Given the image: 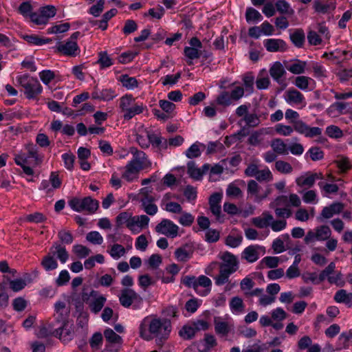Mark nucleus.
I'll list each match as a JSON object with an SVG mask.
<instances>
[{"label":"nucleus","instance_id":"f257e3e1","mask_svg":"<svg viewBox=\"0 0 352 352\" xmlns=\"http://www.w3.org/2000/svg\"><path fill=\"white\" fill-rule=\"evenodd\" d=\"M172 329L170 321L165 318H144L140 325V336L146 340L156 339L157 345L162 346L166 340Z\"/></svg>","mask_w":352,"mask_h":352},{"label":"nucleus","instance_id":"f03ea898","mask_svg":"<svg viewBox=\"0 0 352 352\" xmlns=\"http://www.w3.org/2000/svg\"><path fill=\"white\" fill-rule=\"evenodd\" d=\"M17 83L24 89V94L29 100H35L43 92V87L36 78L30 77L28 74L18 76Z\"/></svg>","mask_w":352,"mask_h":352},{"label":"nucleus","instance_id":"7ed1b4c3","mask_svg":"<svg viewBox=\"0 0 352 352\" xmlns=\"http://www.w3.org/2000/svg\"><path fill=\"white\" fill-rule=\"evenodd\" d=\"M119 301L124 308L132 307L134 310L140 309L143 305V298L141 296L130 288H124L121 290Z\"/></svg>","mask_w":352,"mask_h":352},{"label":"nucleus","instance_id":"20e7f679","mask_svg":"<svg viewBox=\"0 0 352 352\" xmlns=\"http://www.w3.org/2000/svg\"><path fill=\"white\" fill-rule=\"evenodd\" d=\"M181 283L188 288H192L200 296H206L208 292H201L199 287H209L212 285L211 280L204 275H200L198 278L195 276L186 275L182 278Z\"/></svg>","mask_w":352,"mask_h":352},{"label":"nucleus","instance_id":"39448f33","mask_svg":"<svg viewBox=\"0 0 352 352\" xmlns=\"http://www.w3.org/2000/svg\"><path fill=\"white\" fill-rule=\"evenodd\" d=\"M135 223L134 216L131 212L127 211L121 212L116 217L115 230L117 232L125 225L133 234H138L140 232V230L135 228Z\"/></svg>","mask_w":352,"mask_h":352},{"label":"nucleus","instance_id":"423d86ee","mask_svg":"<svg viewBox=\"0 0 352 352\" xmlns=\"http://www.w3.org/2000/svg\"><path fill=\"white\" fill-rule=\"evenodd\" d=\"M219 258L222 261L219 265L220 269H224V270L228 271L232 274H234L239 270V261L237 256L234 254L226 251L222 253Z\"/></svg>","mask_w":352,"mask_h":352},{"label":"nucleus","instance_id":"0eeeda50","mask_svg":"<svg viewBox=\"0 0 352 352\" xmlns=\"http://www.w3.org/2000/svg\"><path fill=\"white\" fill-rule=\"evenodd\" d=\"M179 227L171 220L163 219L155 227L157 233L175 238L178 234Z\"/></svg>","mask_w":352,"mask_h":352},{"label":"nucleus","instance_id":"6e6552de","mask_svg":"<svg viewBox=\"0 0 352 352\" xmlns=\"http://www.w3.org/2000/svg\"><path fill=\"white\" fill-rule=\"evenodd\" d=\"M56 50L63 55L76 57L79 55L80 49L76 41L67 40L65 43L58 41L56 43Z\"/></svg>","mask_w":352,"mask_h":352},{"label":"nucleus","instance_id":"1a4fd4ad","mask_svg":"<svg viewBox=\"0 0 352 352\" xmlns=\"http://www.w3.org/2000/svg\"><path fill=\"white\" fill-rule=\"evenodd\" d=\"M40 14H32L34 19V23L36 25H45L48 22V19L54 17L56 14L55 6L47 5L40 8Z\"/></svg>","mask_w":352,"mask_h":352},{"label":"nucleus","instance_id":"9d476101","mask_svg":"<svg viewBox=\"0 0 352 352\" xmlns=\"http://www.w3.org/2000/svg\"><path fill=\"white\" fill-rule=\"evenodd\" d=\"M53 334L59 339L71 340L74 334L73 324L69 325L68 320H64L62 325L54 330Z\"/></svg>","mask_w":352,"mask_h":352},{"label":"nucleus","instance_id":"9b49d317","mask_svg":"<svg viewBox=\"0 0 352 352\" xmlns=\"http://www.w3.org/2000/svg\"><path fill=\"white\" fill-rule=\"evenodd\" d=\"M351 110V107L349 102L336 101L327 108V113L329 116H336L349 113Z\"/></svg>","mask_w":352,"mask_h":352},{"label":"nucleus","instance_id":"f8f14e48","mask_svg":"<svg viewBox=\"0 0 352 352\" xmlns=\"http://www.w3.org/2000/svg\"><path fill=\"white\" fill-rule=\"evenodd\" d=\"M258 250H265V248L259 245H250L243 250L241 257L250 263H254L259 258Z\"/></svg>","mask_w":352,"mask_h":352},{"label":"nucleus","instance_id":"ddd939ff","mask_svg":"<svg viewBox=\"0 0 352 352\" xmlns=\"http://www.w3.org/2000/svg\"><path fill=\"white\" fill-rule=\"evenodd\" d=\"M267 51L270 52H285L287 50V43L280 38H267L263 41Z\"/></svg>","mask_w":352,"mask_h":352},{"label":"nucleus","instance_id":"4468645a","mask_svg":"<svg viewBox=\"0 0 352 352\" xmlns=\"http://www.w3.org/2000/svg\"><path fill=\"white\" fill-rule=\"evenodd\" d=\"M344 209V204L342 202L336 201L322 210L320 215L324 219H330L335 214H340Z\"/></svg>","mask_w":352,"mask_h":352},{"label":"nucleus","instance_id":"2eb2a0df","mask_svg":"<svg viewBox=\"0 0 352 352\" xmlns=\"http://www.w3.org/2000/svg\"><path fill=\"white\" fill-rule=\"evenodd\" d=\"M50 252L54 257L56 256L63 264L65 263L69 259V255L65 247L62 246L58 243H53L52 246L50 249Z\"/></svg>","mask_w":352,"mask_h":352},{"label":"nucleus","instance_id":"dca6fc26","mask_svg":"<svg viewBox=\"0 0 352 352\" xmlns=\"http://www.w3.org/2000/svg\"><path fill=\"white\" fill-rule=\"evenodd\" d=\"M307 63L300 59L292 60L289 63H285L286 69L294 74H302L305 73Z\"/></svg>","mask_w":352,"mask_h":352},{"label":"nucleus","instance_id":"f3484780","mask_svg":"<svg viewBox=\"0 0 352 352\" xmlns=\"http://www.w3.org/2000/svg\"><path fill=\"white\" fill-rule=\"evenodd\" d=\"M214 325L215 333L220 336H226L231 331V326L226 321H221L220 317H214Z\"/></svg>","mask_w":352,"mask_h":352},{"label":"nucleus","instance_id":"a211bd4d","mask_svg":"<svg viewBox=\"0 0 352 352\" xmlns=\"http://www.w3.org/2000/svg\"><path fill=\"white\" fill-rule=\"evenodd\" d=\"M289 38L294 45L298 48H302L305 42V34L301 28L295 29L289 34Z\"/></svg>","mask_w":352,"mask_h":352},{"label":"nucleus","instance_id":"6ab92c4d","mask_svg":"<svg viewBox=\"0 0 352 352\" xmlns=\"http://www.w3.org/2000/svg\"><path fill=\"white\" fill-rule=\"evenodd\" d=\"M106 301V297L98 293V295L88 303L91 311L95 314L99 313L103 308Z\"/></svg>","mask_w":352,"mask_h":352},{"label":"nucleus","instance_id":"aec40b11","mask_svg":"<svg viewBox=\"0 0 352 352\" xmlns=\"http://www.w3.org/2000/svg\"><path fill=\"white\" fill-rule=\"evenodd\" d=\"M270 74L278 83H280V78L286 74V71L279 61H276L270 69Z\"/></svg>","mask_w":352,"mask_h":352},{"label":"nucleus","instance_id":"412c9836","mask_svg":"<svg viewBox=\"0 0 352 352\" xmlns=\"http://www.w3.org/2000/svg\"><path fill=\"white\" fill-rule=\"evenodd\" d=\"M334 300L338 303H344L347 307L352 306V293H347L345 289L337 291L333 297Z\"/></svg>","mask_w":352,"mask_h":352},{"label":"nucleus","instance_id":"4be33fe9","mask_svg":"<svg viewBox=\"0 0 352 352\" xmlns=\"http://www.w3.org/2000/svg\"><path fill=\"white\" fill-rule=\"evenodd\" d=\"M287 102L296 104L305 102V98L303 94L295 89H290L287 91Z\"/></svg>","mask_w":352,"mask_h":352},{"label":"nucleus","instance_id":"5701e85b","mask_svg":"<svg viewBox=\"0 0 352 352\" xmlns=\"http://www.w3.org/2000/svg\"><path fill=\"white\" fill-rule=\"evenodd\" d=\"M146 108L142 103L135 102L132 107H130L124 113L123 118L124 120H130L135 116L142 113Z\"/></svg>","mask_w":352,"mask_h":352},{"label":"nucleus","instance_id":"b1692460","mask_svg":"<svg viewBox=\"0 0 352 352\" xmlns=\"http://www.w3.org/2000/svg\"><path fill=\"white\" fill-rule=\"evenodd\" d=\"M118 80L128 90H133L138 87V82L135 77H131L128 74H122Z\"/></svg>","mask_w":352,"mask_h":352},{"label":"nucleus","instance_id":"393cba45","mask_svg":"<svg viewBox=\"0 0 352 352\" xmlns=\"http://www.w3.org/2000/svg\"><path fill=\"white\" fill-rule=\"evenodd\" d=\"M82 204L84 211L88 212L89 214L95 213L99 207V201L89 196L82 199Z\"/></svg>","mask_w":352,"mask_h":352},{"label":"nucleus","instance_id":"a878e982","mask_svg":"<svg viewBox=\"0 0 352 352\" xmlns=\"http://www.w3.org/2000/svg\"><path fill=\"white\" fill-rule=\"evenodd\" d=\"M41 265L46 272L54 270L58 266L57 261L50 252L43 256Z\"/></svg>","mask_w":352,"mask_h":352},{"label":"nucleus","instance_id":"bb28decb","mask_svg":"<svg viewBox=\"0 0 352 352\" xmlns=\"http://www.w3.org/2000/svg\"><path fill=\"white\" fill-rule=\"evenodd\" d=\"M307 69L312 70L314 72V76L316 78L327 77V71L325 67L317 62H311Z\"/></svg>","mask_w":352,"mask_h":352},{"label":"nucleus","instance_id":"cd10ccee","mask_svg":"<svg viewBox=\"0 0 352 352\" xmlns=\"http://www.w3.org/2000/svg\"><path fill=\"white\" fill-rule=\"evenodd\" d=\"M283 239L286 242V248L289 250V252L292 255L299 254L298 253L302 251V245L299 241L295 243L290 240V236L288 234H283L281 235Z\"/></svg>","mask_w":352,"mask_h":352},{"label":"nucleus","instance_id":"c85d7f7f","mask_svg":"<svg viewBox=\"0 0 352 352\" xmlns=\"http://www.w3.org/2000/svg\"><path fill=\"white\" fill-rule=\"evenodd\" d=\"M275 7L280 14L289 16H292L294 14V10L291 7L290 3L285 0H277L275 3Z\"/></svg>","mask_w":352,"mask_h":352},{"label":"nucleus","instance_id":"c756f323","mask_svg":"<svg viewBox=\"0 0 352 352\" xmlns=\"http://www.w3.org/2000/svg\"><path fill=\"white\" fill-rule=\"evenodd\" d=\"M200 50L196 47L186 46L184 49V54L188 58L186 63L188 65H193L192 60L200 58Z\"/></svg>","mask_w":352,"mask_h":352},{"label":"nucleus","instance_id":"7c9ffc66","mask_svg":"<svg viewBox=\"0 0 352 352\" xmlns=\"http://www.w3.org/2000/svg\"><path fill=\"white\" fill-rule=\"evenodd\" d=\"M263 17L261 14L255 8L248 7L245 11V19L248 23H258L263 20Z\"/></svg>","mask_w":352,"mask_h":352},{"label":"nucleus","instance_id":"2f4dec72","mask_svg":"<svg viewBox=\"0 0 352 352\" xmlns=\"http://www.w3.org/2000/svg\"><path fill=\"white\" fill-rule=\"evenodd\" d=\"M19 12L24 17H29L30 20L34 23V19L32 16V14H36V12H33V8L30 2L23 1L22 2L19 7Z\"/></svg>","mask_w":352,"mask_h":352},{"label":"nucleus","instance_id":"473e14b6","mask_svg":"<svg viewBox=\"0 0 352 352\" xmlns=\"http://www.w3.org/2000/svg\"><path fill=\"white\" fill-rule=\"evenodd\" d=\"M336 163L342 173H347L352 167L349 158L344 155L340 156Z\"/></svg>","mask_w":352,"mask_h":352},{"label":"nucleus","instance_id":"72a5a7b5","mask_svg":"<svg viewBox=\"0 0 352 352\" xmlns=\"http://www.w3.org/2000/svg\"><path fill=\"white\" fill-rule=\"evenodd\" d=\"M187 172L189 176L195 180L200 181L202 179L200 169L196 167L194 161H189L187 163Z\"/></svg>","mask_w":352,"mask_h":352},{"label":"nucleus","instance_id":"f704fd0d","mask_svg":"<svg viewBox=\"0 0 352 352\" xmlns=\"http://www.w3.org/2000/svg\"><path fill=\"white\" fill-rule=\"evenodd\" d=\"M271 146L274 151L280 155L287 154V145L282 139L276 138L272 140Z\"/></svg>","mask_w":352,"mask_h":352},{"label":"nucleus","instance_id":"c9c22d12","mask_svg":"<svg viewBox=\"0 0 352 352\" xmlns=\"http://www.w3.org/2000/svg\"><path fill=\"white\" fill-rule=\"evenodd\" d=\"M196 331L190 324L184 325L179 331V335L184 340H191L195 335Z\"/></svg>","mask_w":352,"mask_h":352},{"label":"nucleus","instance_id":"e433bc0d","mask_svg":"<svg viewBox=\"0 0 352 352\" xmlns=\"http://www.w3.org/2000/svg\"><path fill=\"white\" fill-rule=\"evenodd\" d=\"M134 102L135 98L132 94H125L120 99L119 107L122 112L124 113Z\"/></svg>","mask_w":352,"mask_h":352},{"label":"nucleus","instance_id":"4c0bfd02","mask_svg":"<svg viewBox=\"0 0 352 352\" xmlns=\"http://www.w3.org/2000/svg\"><path fill=\"white\" fill-rule=\"evenodd\" d=\"M102 69L107 68L113 65L112 58L109 57L107 52L102 51L98 54V60L97 61Z\"/></svg>","mask_w":352,"mask_h":352},{"label":"nucleus","instance_id":"58836bf2","mask_svg":"<svg viewBox=\"0 0 352 352\" xmlns=\"http://www.w3.org/2000/svg\"><path fill=\"white\" fill-rule=\"evenodd\" d=\"M244 303L241 298L234 296L230 301V308L232 313L241 312L244 309Z\"/></svg>","mask_w":352,"mask_h":352},{"label":"nucleus","instance_id":"ea45409f","mask_svg":"<svg viewBox=\"0 0 352 352\" xmlns=\"http://www.w3.org/2000/svg\"><path fill=\"white\" fill-rule=\"evenodd\" d=\"M98 295V292L93 289H90L89 286L84 285L81 292V298L84 302L88 304L92 299Z\"/></svg>","mask_w":352,"mask_h":352},{"label":"nucleus","instance_id":"a19ab883","mask_svg":"<svg viewBox=\"0 0 352 352\" xmlns=\"http://www.w3.org/2000/svg\"><path fill=\"white\" fill-rule=\"evenodd\" d=\"M316 240L325 241L328 239L331 235V230L327 226H320L316 229Z\"/></svg>","mask_w":352,"mask_h":352},{"label":"nucleus","instance_id":"79ce46f5","mask_svg":"<svg viewBox=\"0 0 352 352\" xmlns=\"http://www.w3.org/2000/svg\"><path fill=\"white\" fill-rule=\"evenodd\" d=\"M243 82L245 87V90L249 94H252L254 91V76L252 72L245 74L243 77Z\"/></svg>","mask_w":352,"mask_h":352},{"label":"nucleus","instance_id":"37998d69","mask_svg":"<svg viewBox=\"0 0 352 352\" xmlns=\"http://www.w3.org/2000/svg\"><path fill=\"white\" fill-rule=\"evenodd\" d=\"M243 241V236L241 234L234 236L229 234L225 239V244L232 248H236L239 247Z\"/></svg>","mask_w":352,"mask_h":352},{"label":"nucleus","instance_id":"c03bdc74","mask_svg":"<svg viewBox=\"0 0 352 352\" xmlns=\"http://www.w3.org/2000/svg\"><path fill=\"white\" fill-rule=\"evenodd\" d=\"M312 79L305 76H298L295 78L294 85L302 91H308L309 81Z\"/></svg>","mask_w":352,"mask_h":352},{"label":"nucleus","instance_id":"a18cd8bd","mask_svg":"<svg viewBox=\"0 0 352 352\" xmlns=\"http://www.w3.org/2000/svg\"><path fill=\"white\" fill-rule=\"evenodd\" d=\"M201 144L197 142L192 144L185 152L186 156L188 159H193L199 157L201 155V152L199 148V145Z\"/></svg>","mask_w":352,"mask_h":352},{"label":"nucleus","instance_id":"49530a36","mask_svg":"<svg viewBox=\"0 0 352 352\" xmlns=\"http://www.w3.org/2000/svg\"><path fill=\"white\" fill-rule=\"evenodd\" d=\"M325 133L333 139H339L343 136V132L340 127L336 125H329L326 128Z\"/></svg>","mask_w":352,"mask_h":352},{"label":"nucleus","instance_id":"de8ad7c7","mask_svg":"<svg viewBox=\"0 0 352 352\" xmlns=\"http://www.w3.org/2000/svg\"><path fill=\"white\" fill-rule=\"evenodd\" d=\"M290 124H292L294 131L299 134L305 135L309 125H307L305 122L301 120H292L290 121Z\"/></svg>","mask_w":352,"mask_h":352},{"label":"nucleus","instance_id":"09e8293b","mask_svg":"<svg viewBox=\"0 0 352 352\" xmlns=\"http://www.w3.org/2000/svg\"><path fill=\"white\" fill-rule=\"evenodd\" d=\"M232 100L230 93L228 91H223L217 96L216 102L219 105L228 107L232 104Z\"/></svg>","mask_w":352,"mask_h":352},{"label":"nucleus","instance_id":"8fccbe9b","mask_svg":"<svg viewBox=\"0 0 352 352\" xmlns=\"http://www.w3.org/2000/svg\"><path fill=\"white\" fill-rule=\"evenodd\" d=\"M104 336L106 341L110 344L118 343L121 340V337L111 328H107L104 331Z\"/></svg>","mask_w":352,"mask_h":352},{"label":"nucleus","instance_id":"3c124183","mask_svg":"<svg viewBox=\"0 0 352 352\" xmlns=\"http://www.w3.org/2000/svg\"><path fill=\"white\" fill-rule=\"evenodd\" d=\"M138 54V52L133 51L124 52L118 56V62L121 64H127L132 62Z\"/></svg>","mask_w":352,"mask_h":352},{"label":"nucleus","instance_id":"603ef678","mask_svg":"<svg viewBox=\"0 0 352 352\" xmlns=\"http://www.w3.org/2000/svg\"><path fill=\"white\" fill-rule=\"evenodd\" d=\"M320 188L323 190L326 194H336L338 192L339 187L336 184H328L323 182H320L318 184Z\"/></svg>","mask_w":352,"mask_h":352},{"label":"nucleus","instance_id":"864d4df0","mask_svg":"<svg viewBox=\"0 0 352 352\" xmlns=\"http://www.w3.org/2000/svg\"><path fill=\"white\" fill-rule=\"evenodd\" d=\"M61 158L64 162L65 167L68 170H72L76 159L75 155L72 153H65L61 155Z\"/></svg>","mask_w":352,"mask_h":352},{"label":"nucleus","instance_id":"5fc2aeb1","mask_svg":"<svg viewBox=\"0 0 352 352\" xmlns=\"http://www.w3.org/2000/svg\"><path fill=\"white\" fill-rule=\"evenodd\" d=\"M86 239L94 245H101L103 243V237L98 231H91L87 233Z\"/></svg>","mask_w":352,"mask_h":352},{"label":"nucleus","instance_id":"6e6d98bb","mask_svg":"<svg viewBox=\"0 0 352 352\" xmlns=\"http://www.w3.org/2000/svg\"><path fill=\"white\" fill-rule=\"evenodd\" d=\"M201 300H198L197 298H190L189 299L185 304V309L189 313L193 314L197 311L198 308L201 305Z\"/></svg>","mask_w":352,"mask_h":352},{"label":"nucleus","instance_id":"4d7b16f0","mask_svg":"<svg viewBox=\"0 0 352 352\" xmlns=\"http://www.w3.org/2000/svg\"><path fill=\"white\" fill-rule=\"evenodd\" d=\"M307 154H309L311 160L315 162L324 158V152L318 146L311 147L305 154V156Z\"/></svg>","mask_w":352,"mask_h":352},{"label":"nucleus","instance_id":"13d9d810","mask_svg":"<svg viewBox=\"0 0 352 352\" xmlns=\"http://www.w3.org/2000/svg\"><path fill=\"white\" fill-rule=\"evenodd\" d=\"M175 258L181 262H186L191 258L192 253L187 251L184 248H179L175 252Z\"/></svg>","mask_w":352,"mask_h":352},{"label":"nucleus","instance_id":"bf43d9fd","mask_svg":"<svg viewBox=\"0 0 352 352\" xmlns=\"http://www.w3.org/2000/svg\"><path fill=\"white\" fill-rule=\"evenodd\" d=\"M280 262L279 257L278 256H267L264 257L261 261H260V265L262 264H265L267 267L269 268H276L278 267Z\"/></svg>","mask_w":352,"mask_h":352},{"label":"nucleus","instance_id":"052dcab7","mask_svg":"<svg viewBox=\"0 0 352 352\" xmlns=\"http://www.w3.org/2000/svg\"><path fill=\"white\" fill-rule=\"evenodd\" d=\"M296 183L298 186H308L312 187L314 185V177L311 176V174L308 176H300L296 179Z\"/></svg>","mask_w":352,"mask_h":352},{"label":"nucleus","instance_id":"680f3d73","mask_svg":"<svg viewBox=\"0 0 352 352\" xmlns=\"http://www.w3.org/2000/svg\"><path fill=\"white\" fill-rule=\"evenodd\" d=\"M232 274L228 271H226L219 268V274L215 278V284L221 286L229 281V278Z\"/></svg>","mask_w":352,"mask_h":352},{"label":"nucleus","instance_id":"e2e57ef3","mask_svg":"<svg viewBox=\"0 0 352 352\" xmlns=\"http://www.w3.org/2000/svg\"><path fill=\"white\" fill-rule=\"evenodd\" d=\"M125 254V249L124 248L118 243L113 244L111 246V250L109 251V254L112 258L114 259H118L122 256H123Z\"/></svg>","mask_w":352,"mask_h":352},{"label":"nucleus","instance_id":"0e129e2a","mask_svg":"<svg viewBox=\"0 0 352 352\" xmlns=\"http://www.w3.org/2000/svg\"><path fill=\"white\" fill-rule=\"evenodd\" d=\"M283 238L280 236L275 239L272 245V248L274 250V254H280L285 251L287 248H285Z\"/></svg>","mask_w":352,"mask_h":352},{"label":"nucleus","instance_id":"69168bd1","mask_svg":"<svg viewBox=\"0 0 352 352\" xmlns=\"http://www.w3.org/2000/svg\"><path fill=\"white\" fill-rule=\"evenodd\" d=\"M28 306V301L23 297H17L12 301L13 309L17 312H21L25 309Z\"/></svg>","mask_w":352,"mask_h":352},{"label":"nucleus","instance_id":"338daca9","mask_svg":"<svg viewBox=\"0 0 352 352\" xmlns=\"http://www.w3.org/2000/svg\"><path fill=\"white\" fill-rule=\"evenodd\" d=\"M331 5L329 3H323L320 0H314L313 8L316 12L319 14H327L330 9Z\"/></svg>","mask_w":352,"mask_h":352},{"label":"nucleus","instance_id":"774afa93","mask_svg":"<svg viewBox=\"0 0 352 352\" xmlns=\"http://www.w3.org/2000/svg\"><path fill=\"white\" fill-rule=\"evenodd\" d=\"M41 80L45 85H48L55 78V74L50 69H44L39 73Z\"/></svg>","mask_w":352,"mask_h":352}]
</instances>
